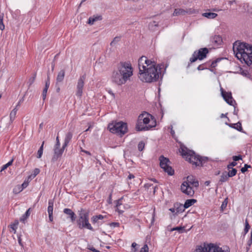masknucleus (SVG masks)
Returning a JSON list of instances; mask_svg holds the SVG:
<instances>
[{
    "instance_id": "423d86ee",
    "label": "nucleus",
    "mask_w": 252,
    "mask_h": 252,
    "mask_svg": "<svg viewBox=\"0 0 252 252\" xmlns=\"http://www.w3.org/2000/svg\"><path fill=\"white\" fill-rule=\"evenodd\" d=\"M182 156L190 163L195 165H199L200 163V159L195 155V153L192 151L182 149L181 152Z\"/></svg>"
},
{
    "instance_id": "a18cd8bd",
    "label": "nucleus",
    "mask_w": 252,
    "mask_h": 252,
    "mask_svg": "<svg viewBox=\"0 0 252 252\" xmlns=\"http://www.w3.org/2000/svg\"><path fill=\"white\" fill-rule=\"evenodd\" d=\"M233 159L234 161H238L240 159H242V156H235L233 157Z\"/></svg>"
},
{
    "instance_id": "a878e982",
    "label": "nucleus",
    "mask_w": 252,
    "mask_h": 252,
    "mask_svg": "<svg viewBox=\"0 0 252 252\" xmlns=\"http://www.w3.org/2000/svg\"><path fill=\"white\" fill-rule=\"evenodd\" d=\"M122 200L119 199V200H118L117 203L116 204V209L120 214H122L124 212V211L122 209Z\"/></svg>"
},
{
    "instance_id": "69168bd1",
    "label": "nucleus",
    "mask_w": 252,
    "mask_h": 252,
    "mask_svg": "<svg viewBox=\"0 0 252 252\" xmlns=\"http://www.w3.org/2000/svg\"><path fill=\"white\" fill-rule=\"evenodd\" d=\"M56 86L57 87L56 91H57V92L59 93L60 92V87H59V85L58 86L56 85Z\"/></svg>"
},
{
    "instance_id": "052dcab7",
    "label": "nucleus",
    "mask_w": 252,
    "mask_h": 252,
    "mask_svg": "<svg viewBox=\"0 0 252 252\" xmlns=\"http://www.w3.org/2000/svg\"><path fill=\"white\" fill-rule=\"evenodd\" d=\"M13 161V159H11L10 161H9L6 164L7 165L8 167H9V166L12 165Z\"/></svg>"
},
{
    "instance_id": "774afa93",
    "label": "nucleus",
    "mask_w": 252,
    "mask_h": 252,
    "mask_svg": "<svg viewBox=\"0 0 252 252\" xmlns=\"http://www.w3.org/2000/svg\"><path fill=\"white\" fill-rule=\"evenodd\" d=\"M197 69H198V70H203V68L201 67V65H199V66L197 67Z\"/></svg>"
},
{
    "instance_id": "4468645a",
    "label": "nucleus",
    "mask_w": 252,
    "mask_h": 252,
    "mask_svg": "<svg viewBox=\"0 0 252 252\" xmlns=\"http://www.w3.org/2000/svg\"><path fill=\"white\" fill-rule=\"evenodd\" d=\"M221 95L225 101L230 105H233V100L231 93H227L223 91L222 88L220 89Z\"/></svg>"
},
{
    "instance_id": "dca6fc26",
    "label": "nucleus",
    "mask_w": 252,
    "mask_h": 252,
    "mask_svg": "<svg viewBox=\"0 0 252 252\" xmlns=\"http://www.w3.org/2000/svg\"><path fill=\"white\" fill-rule=\"evenodd\" d=\"M186 182L189 183V185L190 186L192 185L194 187L197 188L199 186L198 181L195 179L193 176H188L187 177V181Z\"/></svg>"
},
{
    "instance_id": "58836bf2",
    "label": "nucleus",
    "mask_w": 252,
    "mask_h": 252,
    "mask_svg": "<svg viewBox=\"0 0 252 252\" xmlns=\"http://www.w3.org/2000/svg\"><path fill=\"white\" fill-rule=\"evenodd\" d=\"M120 37H115L113 41L110 43V45L113 46L115 45L116 43L120 41Z\"/></svg>"
},
{
    "instance_id": "8fccbe9b",
    "label": "nucleus",
    "mask_w": 252,
    "mask_h": 252,
    "mask_svg": "<svg viewBox=\"0 0 252 252\" xmlns=\"http://www.w3.org/2000/svg\"><path fill=\"white\" fill-rule=\"evenodd\" d=\"M55 146H57V147L60 146V142L59 138L58 136H57L56 137V143Z\"/></svg>"
},
{
    "instance_id": "2eb2a0df",
    "label": "nucleus",
    "mask_w": 252,
    "mask_h": 252,
    "mask_svg": "<svg viewBox=\"0 0 252 252\" xmlns=\"http://www.w3.org/2000/svg\"><path fill=\"white\" fill-rule=\"evenodd\" d=\"M64 149L63 148V146L62 148H60V147L54 146V153L52 159L53 161H56L62 155Z\"/></svg>"
},
{
    "instance_id": "c9c22d12",
    "label": "nucleus",
    "mask_w": 252,
    "mask_h": 252,
    "mask_svg": "<svg viewBox=\"0 0 252 252\" xmlns=\"http://www.w3.org/2000/svg\"><path fill=\"white\" fill-rule=\"evenodd\" d=\"M35 78H36V74L34 73L33 75V76L32 77H31L30 79H29V86H31L34 82L35 80Z\"/></svg>"
},
{
    "instance_id": "79ce46f5",
    "label": "nucleus",
    "mask_w": 252,
    "mask_h": 252,
    "mask_svg": "<svg viewBox=\"0 0 252 252\" xmlns=\"http://www.w3.org/2000/svg\"><path fill=\"white\" fill-rule=\"evenodd\" d=\"M236 126H234V127L236 129H237L239 131H241L242 130V127L241 126V124L240 123H238L237 124H234Z\"/></svg>"
},
{
    "instance_id": "412c9836",
    "label": "nucleus",
    "mask_w": 252,
    "mask_h": 252,
    "mask_svg": "<svg viewBox=\"0 0 252 252\" xmlns=\"http://www.w3.org/2000/svg\"><path fill=\"white\" fill-rule=\"evenodd\" d=\"M202 16L208 19H214L218 16V14L213 12H205L202 14Z\"/></svg>"
},
{
    "instance_id": "72a5a7b5",
    "label": "nucleus",
    "mask_w": 252,
    "mask_h": 252,
    "mask_svg": "<svg viewBox=\"0 0 252 252\" xmlns=\"http://www.w3.org/2000/svg\"><path fill=\"white\" fill-rule=\"evenodd\" d=\"M184 230H185V227H181V226H180V227H176L173 228L171 229V231L177 230L179 232L182 233V232H183L184 231Z\"/></svg>"
},
{
    "instance_id": "6e6d98bb",
    "label": "nucleus",
    "mask_w": 252,
    "mask_h": 252,
    "mask_svg": "<svg viewBox=\"0 0 252 252\" xmlns=\"http://www.w3.org/2000/svg\"><path fill=\"white\" fill-rule=\"evenodd\" d=\"M49 218L50 221L52 222L53 220V214H49Z\"/></svg>"
},
{
    "instance_id": "473e14b6",
    "label": "nucleus",
    "mask_w": 252,
    "mask_h": 252,
    "mask_svg": "<svg viewBox=\"0 0 252 252\" xmlns=\"http://www.w3.org/2000/svg\"><path fill=\"white\" fill-rule=\"evenodd\" d=\"M250 228V225H249V224L248 223V221L247 219H246L245 220V227L244 228V235H246L248 233Z\"/></svg>"
},
{
    "instance_id": "6e6552de",
    "label": "nucleus",
    "mask_w": 252,
    "mask_h": 252,
    "mask_svg": "<svg viewBox=\"0 0 252 252\" xmlns=\"http://www.w3.org/2000/svg\"><path fill=\"white\" fill-rule=\"evenodd\" d=\"M77 223L79 228L80 229L86 228L91 230H93V227L89 222V215L88 213L82 212L80 214Z\"/></svg>"
},
{
    "instance_id": "f704fd0d",
    "label": "nucleus",
    "mask_w": 252,
    "mask_h": 252,
    "mask_svg": "<svg viewBox=\"0 0 252 252\" xmlns=\"http://www.w3.org/2000/svg\"><path fill=\"white\" fill-rule=\"evenodd\" d=\"M29 184H28L27 182H24V183L22 184L21 187H19V191H21L24 189L26 188Z\"/></svg>"
},
{
    "instance_id": "7c9ffc66",
    "label": "nucleus",
    "mask_w": 252,
    "mask_h": 252,
    "mask_svg": "<svg viewBox=\"0 0 252 252\" xmlns=\"http://www.w3.org/2000/svg\"><path fill=\"white\" fill-rule=\"evenodd\" d=\"M44 142L43 141L42 142V144L41 145V146H40V147L39 148V150H38V152H37V158H40L42 155V154H43V145H44Z\"/></svg>"
},
{
    "instance_id": "9d476101",
    "label": "nucleus",
    "mask_w": 252,
    "mask_h": 252,
    "mask_svg": "<svg viewBox=\"0 0 252 252\" xmlns=\"http://www.w3.org/2000/svg\"><path fill=\"white\" fill-rule=\"evenodd\" d=\"M208 53V49L207 48H200L198 51H195L192 54V56L190 59V63H194L198 59L202 60L206 57V55Z\"/></svg>"
},
{
    "instance_id": "a19ab883",
    "label": "nucleus",
    "mask_w": 252,
    "mask_h": 252,
    "mask_svg": "<svg viewBox=\"0 0 252 252\" xmlns=\"http://www.w3.org/2000/svg\"><path fill=\"white\" fill-rule=\"evenodd\" d=\"M140 252H149V248L147 244H145L143 247H142Z\"/></svg>"
},
{
    "instance_id": "bb28decb",
    "label": "nucleus",
    "mask_w": 252,
    "mask_h": 252,
    "mask_svg": "<svg viewBox=\"0 0 252 252\" xmlns=\"http://www.w3.org/2000/svg\"><path fill=\"white\" fill-rule=\"evenodd\" d=\"M229 177L226 173V172L222 173V175L220 176V182L222 183L226 182L227 181Z\"/></svg>"
},
{
    "instance_id": "20e7f679",
    "label": "nucleus",
    "mask_w": 252,
    "mask_h": 252,
    "mask_svg": "<svg viewBox=\"0 0 252 252\" xmlns=\"http://www.w3.org/2000/svg\"><path fill=\"white\" fill-rule=\"evenodd\" d=\"M156 126V121L153 116L144 112L138 116L136 128L138 131L148 130Z\"/></svg>"
},
{
    "instance_id": "9b49d317",
    "label": "nucleus",
    "mask_w": 252,
    "mask_h": 252,
    "mask_svg": "<svg viewBox=\"0 0 252 252\" xmlns=\"http://www.w3.org/2000/svg\"><path fill=\"white\" fill-rule=\"evenodd\" d=\"M181 189L184 193L190 197L193 196L194 194V190L189 185L188 182H184L181 186Z\"/></svg>"
},
{
    "instance_id": "f03ea898",
    "label": "nucleus",
    "mask_w": 252,
    "mask_h": 252,
    "mask_svg": "<svg viewBox=\"0 0 252 252\" xmlns=\"http://www.w3.org/2000/svg\"><path fill=\"white\" fill-rule=\"evenodd\" d=\"M133 70L129 62H120L117 64V69L112 72V82L119 86L125 84L132 76Z\"/></svg>"
},
{
    "instance_id": "a211bd4d",
    "label": "nucleus",
    "mask_w": 252,
    "mask_h": 252,
    "mask_svg": "<svg viewBox=\"0 0 252 252\" xmlns=\"http://www.w3.org/2000/svg\"><path fill=\"white\" fill-rule=\"evenodd\" d=\"M63 213L69 216L72 222L75 220V214L71 209L65 208L63 210Z\"/></svg>"
},
{
    "instance_id": "c85d7f7f",
    "label": "nucleus",
    "mask_w": 252,
    "mask_h": 252,
    "mask_svg": "<svg viewBox=\"0 0 252 252\" xmlns=\"http://www.w3.org/2000/svg\"><path fill=\"white\" fill-rule=\"evenodd\" d=\"M176 205V215L180 212H182L184 211V206L182 204H175Z\"/></svg>"
},
{
    "instance_id": "aec40b11",
    "label": "nucleus",
    "mask_w": 252,
    "mask_h": 252,
    "mask_svg": "<svg viewBox=\"0 0 252 252\" xmlns=\"http://www.w3.org/2000/svg\"><path fill=\"white\" fill-rule=\"evenodd\" d=\"M222 42V38L220 35H215L212 38V42L217 45H220Z\"/></svg>"
},
{
    "instance_id": "2f4dec72",
    "label": "nucleus",
    "mask_w": 252,
    "mask_h": 252,
    "mask_svg": "<svg viewBox=\"0 0 252 252\" xmlns=\"http://www.w3.org/2000/svg\"><path fill=\"white\" fill-rule=\"evenodd\" d=\"M237 170L235 168H232L231 170H229L228 173H227L229 177H232L234 176L237 173Z\"/></svg>"
},
{
    "instance_id": "37998d69",
    "label": "nucleus",
    "mask_w": 252,
    "mask_h": 252,
    "mask_svg": "<svg viewBox=\"0 0 252 252\" xmlns=\"http://www.w3.org/2000/svg\"><path fill=\"white\" fill-rule=\"evenodd\" d=\"M40 172V170L38 168H35L33 171V174L32 175L35 177L37 175H38Z\"/></svg>"
},
{
    "instance_id": "0eeeda50",
    "label": "nucleus",
    "mask_w": 252,
    "mask_h": 252,
    "mask_svg": "<svg viewBox=\"0 0 252 252\" xmlns=\"http://www.w3.org/2000/svg\"><path fill=\"white\" fill-rule=\"evenodd\" d=\"M194 252H223L221 248L213 244H205L198 246Z\"/></svg>"
},
{
    "instance_id": "e2e57ef3",
    "label": "nucleus",
    "mask_w": 252,
    "mask_h": 252,
    "mask_svg": "<svg viewBox=\"0 0 252 252\" xmlns=\"http://www.w3.org/2000/svg\"><path fill=\"white\" fill-rule=\"evenodd\" d=\"M48 82L49 86L50 85V77H49V74H48V75H47V80L46 81L45 83H47Z\"/></svg>"
},
{
    "instance_id": "7ed1b4c3",
    "label": "nucleus",
    "mask_w": 252,
    "mask_h": 252,
    "mask_svg": "<svg viewBox=\"0 0 252 252\" xmlns=\"http://www.w3.org/2000/svg\"><path fill=\"white\" fill-rule=\"evenodd\" d=\"M233 49L239 60H243L249 66L252 65V46L245 43L236 42L233 44Z\"/></svg>"
},
{
    "instance_id": "4d7b16f0",
    "label": "nucleus",
    "mask_w": 252,
    "mask_h": 252,
    "mask_svg": "<svg viewBox=\"0 0 252 252\" xmlns=\"http://www.w3.org/2000/svg\"><path fill=\"white\" fill-rule=\"evenodd\" d=\"M8 167L7 165L5 164L4 165L2 166L0 172H2V171L4 170Z\"/></svg>"
},
{
    "instance_id": "603ef678",
    "label": "nucleus",
    "mask_w": 252,
    "mask_h": 252,
    "mask_svg": "<svg viewBox=\"0 0 252 252\" xmlns=\"http://www.w3.org/2000/svg\"><path fill=\"white\" fill-rule=\"evenodd\" d=\"M176 205L174 204V207L170 208L169 211H170L172 213H174L176 214Z\"/></svg>"
},
{
    "instance_id": "f8f14e48",
    "label": "nucleus",
    "mask_w": 252,
    "mask_h": 252,
    "mask_svg": "<svg viewBox=\"0 0 252 252\" xmlns=\"http://www.w3.org/2000/svg\"><path fill=\"white\" fill-rule=\"evenodd\" d=\"M85 79L86 75H83L80 77L77 82L76 94L77 96L79 97H80L82 95L83 89L84 87Z\"/></svg>"
},
{
    "instance_id": "864d4df0",
    "label": "nucleus",
    "mask_w": 252,
    "mask_h": 252,
    "mask_svg": "<svg viewBox=\"0 0 252 252\" xmlns=\"http://www.w3.org/2000/svg\"><path fill=\"white\" fill-rule=\"evenodd\" d=\"M48 207H53L54 202L52 200H49L48 202Z\"/></svg>"
},
{
    "instance_id": "338daca9",
    "label": "nucleus",
    "mask_w": 252,
    "mask_h": 252,
    "mask_svg": "<svg viewBox=\"0 0 252 252\" xmlns=\"http://www.w3.org/2000/svg\"><path fill=\"white\" fill-rule=\"evenodd\" d=\"M136 246H137V244L135 242H133L131 245L132 247L133 248H134Z\"/></svg>"
},
{
    "instance_id": "e433bc0d",
    "label": "nucleus",
    "mask_w": 252,
    "mask_h": 252,
    "mask_svg": "<svg viewBox=\"0 0 252 252\" xmlns=\"http://www.w3.org/2000/svg\"><path fill=\"white\" fill-rule=\"evenodd\" d=\"M144 147H145V144L144 142H139L138 144V150L139 151H142L144 149Z\"/></svg>"
},
{
    "instance_id": "49530a36",
    "label": "nucleus",
    "mask_w": 252,
    "mask_h": 252,
    "mask_svg": "<svg viewBox=\"0 0 252 252\" xmlns=\"http://www.w3.org/2000/svg\"><path fill=\"white\" fill-rule=\"evenodd\" d=\"M237 165V163L235 161L232 162L230 164L227 165L228 169H232V166H235Z\"/></svg>"
},
{
    "instance_id": "c03bdc74",
    "label": "nucleus",
    "mask_w": 252,
    "mask_h": 252,
    "mask_svg": "<svg viewBox=\"0 0 252 252\" xmlns=\"http://www.w3.org/2000/svg\"><path fill=\"white\" fill-rule=\"evenodd\" d=\"M252 244V230H251V237H250L249 240L248 241L247 244L249 246V247H250L251 246Z\"/></svg>"
},
{
    "instance_id": "f3484780",
    "label": "nucleus",
    "mask_w": 252,
    "mask_h": 252,
    "mask_svg": "<svg viewBox=\"0 0 252 252\" xmlns=\"http://www.w3.org/2000/svg\"><path fill=\"white\" fill-rule=\"evenodd\" d=\"M64 76H65V70L64 69L61 70L59 72V73L57 75V78H56V86H58L59 84V83H61L63 81L64 78Z\"/></svg>"
},
{
    "instance_id": "0e129e2a",
    "label": "nucleus",
    "mask_w": 252,
    "mask_h": 252,
    "mask_svg": "<svg viewBox=\"0 0 252 252\" xmlns=\"http://www.w3.org/2000/svg\"><path fill=\"white\" fill-rule=\"evenodd\" d=\"M90 250L94 252H100L99 251L95 249L94 248H92L91 249H90Z\"/></svg>"
},
{
    "instance_id": "cd10ccee",
    "label": "nucleus",
    "mask_w": 252,
    "mask_h": 252,
    "mask_svg": "<svg viewBox=\"0 0 252 252\" xmlns=\"http://www.w3.org/2000/svg\"><path fill=\"white\" fill-rule=\"evenodd\" d=\"M49 86L48 82L47 83H45V86L43 90V93H42V98H43V100H44L46 98L47 90L49 88Z\"/></svg>"
},
{
    "instance_id": "4be33fe9",
    "label": "nucleus",
    "mask_w": 252,
    "mask_h": 252,
    "mask_svg": "<svg viewBox=\"0 0 252 252\" xmlns=\"http://www.w3.org/2000/svg\"><path fill=\"white\" fill-rule=\"evenodd\" d=\"M101 16H97L95 17H91L89 18L88 23L90 25H93L94 23L98 20H101Z\"/></svg>"
},
{
    "instance_id": "f257e3e1",
    "label": "nucleus",
    "mask_w": 252,
    "mask_h": 252,
    "mask_svg": "<svg viewBox=\"0 0 252 252\" xmlns=\"http://www.w3.org/2000/svg\"><path fill=\"white\" fill-rule=\"evenodd\" d=\"M138 77L142 82L151 83L158 80L159 77V71L156 67V63L145 56L138 60Z\"/></svg>"
},
{
    "instance_id": "ddd939ff",
    "label": "nucleus",
    "mask_w": 252,
    "mask_h": 252,
    "mask_svg": "<svg viewBox=\"0 0 252 252\" xmlns=\"http://www.w3.org/2000/svg\"><path fill=\"white\" fill-rule=\"evenodd\" d=\"M195 10L194 9L189 8V9H182V8H177L175 9L173 13V16H177L179 15H185L187 14H191L194 13Z\"/></svg>"
},
{
    "instance_id": "3c124183",
    "label": "nucleus",
    "mask_w": 252,
    "mask_h": 252,
    "mask_svg": "<svg viewBox=\"0 0 252 252\" xmlns=\"http://www.w3.org/2000/svg\"><path fill=\"white\" fill-rule=\"evenodd\" d=\"M18 243L19 244V245L21 246V247H23V245L22 243V239L21 238V235H19L18 236Z\"/></svg>"
},
{
    "instance_id": "4c0bfd02",
    "label": "nucleus",
    "mask_w": 252,
    "mask_h": 252,
    "mask_svg": "<svg viewBox=\"0 0 252 252\" xmlns=\"http://www.w3.org/2000/svg\"><path fill=\"white\" fill-rule=\"evenodd\" d=\"M251 168V166L248 165L247 164H245L244 165V167H242L241 169V171L242 173H245V172H246L247 171L248 168Z\"/></svg>"
},
{
    "instance_id": "de8ad7c7",
    "label": "nucleus",
    "mask_w": 252,
    "mask_h": 252,
    "mask_svg": "<svg viewBox=\"0 0 252 252\" xmlns=\"http://www.w3.org/2000/svg\"><path fill=\"white\" fill-rule=\"evenodd\" d=\"M48 214H53V207H48Z\"/></svg>"
},
{
    "instance_id": "5701e85b",
    "label": "nucleus",
    "mask_w": 252,
    "mask_h": 252,
    "mask_svg": "<svg viewBox=\"0 0 252 252\" xmlns=\"http://www.w3.org/2000/svg\"><path fill=\"white\" fill-rule=\"evenodd\" d=\"M196 202V200L194 199H188L186 201L183 206H184V208H188L189 207H190V206H191L192 204H193Z\"/></svg>"
},
{
    "instance_id": "39448f33",
    "label": "nucleus",
    "mask_w": 252,
    "mask_h": 252,
    "mask_svg": "<svg viewBox=\"0 0 252 252\" xmlns=\"http://www.w3.org/2000/svg\"><path fill=\"white\" fill-rule=\"evenodd\" d=\"M108 127L111 132L117 133L121 136L127 131V124L123 122H113L109 124Z\"/></svg>"
},
{
    "instance_id": "680f3d73",
    "label": "nucleus",
    "mask_w": 252,
    "mask_h": 252,
    "mask_svg": "<svg viewBox=\"0 0 252 252\" xmlns=\"http://www.w3.org/2000/svg\"><path fill=\"white\" fill-rule=\"evenodd\" d=\"M81 151L83 152H84L85 153L88 154V155H91V153L89 151L83 150L82 148H81Z\"/></svg>"
},
{
    "instance_id": "5fc2aeb1",
    "label": "nucleus",
    "mask_w": 252,
    "mask_h": 252,
    "mask_svg": "<svg viewBox=\"0 0 252 252\" xmlns=\"http://www.w3.org/2000/svg\"><path fill=\"white\" fill-rule=\"evenodd\" d=\"M134 178V176L132 174H129L127 179L129 180H131V179H133Z\"/></svg>"
},
{
    "instance_id": "b1692460",
    "label": "nucleus",
    "mask_w": 252,
    "mask_h": 252,
    "mask_svg": "<svg viewBox=\"0 0 252 252\" xmlns=\"http://www.w3.org/2000/svg\"><path fill=\"white\" fill-rule=\"evenodd\" d=\"M104 218V216L101 215L93 216L92 220L94 223L98 222L99 220H101Z\"/></svg>"
},
{
    "instance_id": "393cba45",
    "label": "nucleus",
    "mask_w": 252,
    "mask_h": 252,
    "mask_svg": "<svg viewBox=\"0 0 252 252\" xmlns=\"http://www.w3.org/2000/svg\"><path fill=\"white\" fill-rule=\"evenodd\" d=\"M17 110H18V109L16 107H15L11 112V113L10 114V120L11 123H12V121L15 119Z\"/></svg>"
},
{
    "instance_id": "1a4fd4ad",
    "label": "nucleus",
    "mask_w": 252,
    "mask_h": 252,
    "mask_svg": "<svg viewBox=\"0 0 252 252\" xmlns=\"http://www.w3.org/2000/svg\"><path fill=\"white\" fill-rule=\"evenodd\" d=\"M159 160L160 161V166L163 170L167 173L169 175H173L174 173V170L170 166V161L168 158L161 156Z\"/></svg>"
},
{
    "instance_id": "13d9d810",
    "label": "nucleus",
    "mask_w": 252,
    "mask_h": 252,
    "mask_svg": "<svg viewBox=\"0 0 252 252\" xmlns=\"http://www.w3.org/2000/svg\"><path fill=\"white\" fill-rule=\"evenodd\" d=\"M34 177L31 174L30 175H29L28 178H27V179L28 180H30V181H31L32 179H33Z\"/></svg>"
},
{
    "instance_id": "ea45409f",
    "label": "nucleus",
    "mask_w": 252,
    "mask_h": 252,
    "mask_svg": "<svg viewBox=\"0 0 252 252\" xmlns=\"http://www.w3.org/2000/svg\"><path fill=\"white\" fill-rule=\"evenodd\" d=\"M3 16L0 17V29L2 31L4 29V25L3 23Z\"/></svg>"
},
{
    "instance_id": "c756f323",
    "label": "nucleus",
    "mask_w": 252,
    "mask_h": 252,
    "mask_svg": "<svg viewBox=\"0 0 252 252\" xmlns=\"http://www.w3.org/2000/svg\"><path fill=\"white\" fill-rule=\"evenodd\" d=\"M30 209H29L25 213V214L24 215H23L22 216V217H21V218L20 219V220L21 221H23L24 222L28 217L29 216H30Z\"/></svg>"
},
{
    "instance_id": "6ab92c4d",
    "label": "nucleus",
    "mask_w": 252,
    "mask_h": 252,
    "mask_svg": "<svg viewBox=\"0 0 252 252\" xmlns=\"http://www.w3.org/2000/svg\"><path fill=\"white\" fill-rule=\"evenodd\" d=\"M73 134L71 132H68L65 134V137L64 138V143L63 144V148H65L67 146L70 140L72 138Z\"/></svg>"
},
{
    "instance_id": "bf43d9fd",
    "label": "nucleus",
    "mask_w": 252,
    "mask_h": 252,
    "mask_svg": "<svg viewBox=\"0 0 252 252\" xmlns=\"http://www.w3.org/2000/svg\"><path fill=\"white\" fill-rule=\"evenodd\" d=\"M34 177L31 174L30 175H29L28 178H27V179L28 180H30V181H31L32 179H33Z\"/></svg>"
},
{
    "instance_id": "09e8293b",
    "label": "nucleus",
    "mask_w": 252,
    "mask_h": 252,
    "mask_svg": "<svg viewBox=\"0 0 252 252\" xmlns=\"http://www.w3.org/2000/svg\"><path fill=\"white\" fill-rule=\"evenodd\" d=\"M18 223V222H17L16 224H13L10 225V227L11 228V229H12L14 231V233H15L16 232V227Z\"/></svg>"
}]
</instances>
